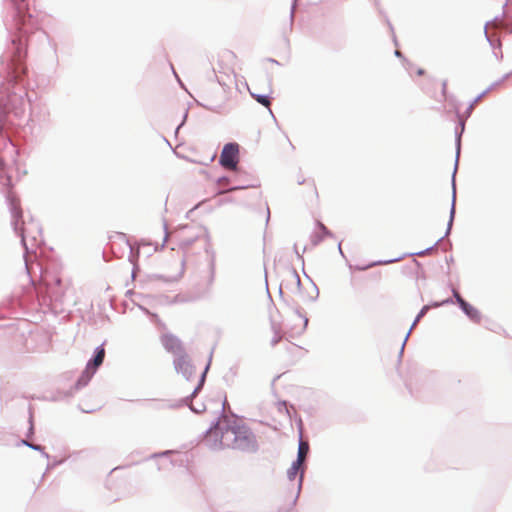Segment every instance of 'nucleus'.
Masks as SVG:
<instances>
[{
    "label": "nucleus",
    "instance_id": "f257e3e1",
    "mask_svg": "<svg viewBox=\"0 0 512 512\" xmlns=\"http://www.w3.org/2000/svg\"><path fill=\"white\" fill-rule=\"evenodd\" d=\"M206 441H219L220 447L242 453H255L258 450L257 440L252 431L240 420L228 416L221 417L209 429Z\"/></svg>",
    "mask_w": 512,
    "mask_h": 512
},
{
    "label": "nucleus",
    "instance_id": "f03ea898",
    "mask_svg": "<svg viewBox=\"0 0 512 512\" xmlns=\"http://www.w3.org/2000/svg\"><path fill=\"white\" fill-rule=\"evenodd\" d=\"M239 162V145L237 143L226 144L220 155V164L228 170H236Z\"/></svg>",
    "mask_w": 512,
    "mask_h": 512
},
{
    "label": "nucleus",
    "instance_id": "7ed1b4c3",
    "mask_svg": "<svg viewBox=\"0 0 512 512\" xmlns=\"http://www.w3.org/2000/svg\"><path fill=\"white\" fill-rule=\"evenodd\" d=\"M104 357L105 349L103 346H100L97 348L96 355L93 360L88 362L79 381L86 384L92 378L97 368L103 363Z\"/></svg>",
    "mask_w": 512,
    "mask_h": 512
},
{
    "label": "nucleus",
    "instance_id": "20e7f679",
    "mask_svg": "<svg viewBox=\"0 0 512 512\" xmlns=\"http://www.w3.org/2000/svg\"><path fill=\"white\" fill-rule=\"evenodd\" d=\"M291 327L288 333L291 337L303 333L308 325V318L301 313H294L290 319Z\"/></svg>",
    "mask_w": 512,
    "mask_h": 512
},
{
    "label": "nucleus",
    "instance_id": "39448f33",
    "mask_svg": "<svg viewBox=\"0 0 512 512\" xmlns=\"http://www.w3.org/2000/svg\"><path fill=\"white\" fill-rule=\"evenodd\" d=\"M161 343L165 349L173 354L180 355L183 352L181 341L172 334H164Z\"/></svg>",
    "mask_w": 512,
    "mask_h": 512
},
{
    "label": "nucleus",
    "instance_id": "423d86ee",
    "mask_svg": "<svg viewBox=\"0 0 512 512\" xmlns=\"http://www.w3.org/2000/svg\"><path fill=\"white\" fill-rule=\"evenodd\" d=\"M308 451H309L308 443L301 441L299 443V447H298V457H297L296 462L302 464L307 456Z\"/></svg>",
    "mask_w": 512,
    "mask_h": 512
},
{
    "label": "nucleus",
    "instance_id": "0eeeda50",
    "mask_svg": "<svg viewBox=\"0 0 512 512\" xmlns=\"http://www.w3.org/2000/svg\"><path fill=\"white\" fill-rule=\"evenodd\" d=\"M301 465H302L301 463H298L295 461V462H293L292 466L288 469L287 475L291 481H293L295 479V477L297 476Z\"/></svg>",
    "mask_w": 512,
    "mask_h": 512
},
{
    "label": "nucleus",
    "instance_id": "6e6552de",
    "mask_svg": "<svg viewBox=\"0 0 512 512\" xmlns=\"http://www.w3.org/2000/svg\"><path fill=\"white\" fill-rule=\"evenodd\" d=\"M462 310L473 320L479 319V312L476 308L471 306L467 303V306L465 308H462Z\"/></svg>",
    "mask_w": 512,
    "mask_h": 512
},
{
    "label": "nucleus",
    "instance_id": "1a4fd4ad",
    "mask_svg": "<svg viewBox=\"0 0 512 512\" xmlns=\"http://www.w3.org/2000/svg\"><path fill=\"white\" fill-rule=\"evenodd\" d=\"M453 295L461 308H465L467 306V302L461 297L457 290L453 289Z\"/></svg>",
    "mask_w": 512,
    "mask_h": 512
},
{
    "label": "nucleus",
    "instance_id": "9d476101",
    "mask_svg": "<svg viewBox=\"0 0 512 512\" xmlns=\"http://www.w3.org/2000/svg\"><path fill=\"white\" fill-rule=\"evenodd\" d=\"M256 101L266 107H269L270 106V100L267 96H263V95H257V96H254Z\"/></svg>",
    "mask_w": 512,
    "mask_h": 512
},
{
    "label": "nucleus",
    "instance_id": "9b49d317",
    "mask_svg": "<svg viewBox=\"0 0 512 512\" xmlns=\"http://www.w3.org/2000/svg\"><path fill=\"white\" fill-rule=\"evenodd\" d=\"M283 337V334L281 333L280 330H277L276 333H275V337L272 339V344L275 345L277 344Z\"/></svg>",
    "mask_w": 512,
    "mask_h": 512
},
{
    "label": "nucleus",
    "instance_id": "f8f14e48",
    "mask_svg": "<svg viewBox=\"0 0 512 512\" xmlns=\"http://www.w3.org/2000/svg\"><path fill=\"white\" fill-rule=\"evenodd\" d=\"M446 89H447V83H446V81H443L442 82V99L443 100H446V98H447Z\"/></svg>",
    "mask_w": 512,
    "mask_h": 512
},
{
    "label": "nucleus",
    "instance_id": "ddd939ff",
    "mask_svg": "<svg viewBox=\"0 0 512 512\" xmlns=\"http://www.w3.org/2000/svg\"><path fill=\"white\" fill-rule=\"evenodd\" d=\"M223 57L230 58V60L234 61L236 59V55L233 52H225Z\"/></svg>",
    "mask_w": 512,
    "mask_h": 512
},
{
    "label": "nucleus",
    "instance_id": "4468645a",
    "mask_svg": "<svg viewBox=\"0 0 512 512\" xmlns=\"http://www.w3.org/2000/svg\"><path fill=\"white\" fill-rule=\"evenodd\" d=\"M319 227H320V229H321L325 234H328V231H327L326 227H325L323 224L319 223Z\"/></svg>",
    "mask_w": 512,
    "mask_h": 512
},
{
    "label": "nucleus",
    "instance_id": "2eb2a0df",
    "mask_svg": "<svg viewBox=\"0 0 512 512\" xmlns=\"http://www.w3.org/2000/svg\"><path fill=\"white\" fill-rule=\"evenodd\" d=\"M292 277L296 280V282H297L298 284L300 283V279H299L298 274L294 273V274L292 275Z\"/></svg>",
    "mask_w": 512,
    "mask_h": 512
},
{
    "label": "nucleus",
    "instance_id": "dca6fc26",
    "mask_svg": "<svg viewBox=\"0 0 512 512\" xmlns=\"http://www.w3.org/2000/svg\"><path fill=\"white\" fill-rule=\"evenodd\" d=\"M0 169L4 170V162L2 159H0Z\"/></svg>",
    "mask_w": 512,
    "mask_h": 512
},
{
    "label": "nucleus",
    "instance_id": "f3484780",
    "mask_svg": "<svg viewBox=\"0 0 512 512\" xmlns=\"http://www.w3.org/2000/svg\"><path fill=\"white\" fill-rule=\"evenodd\" d=\"M417 74H418V75H423V74H424V70L419 69V70L417 71Z\"/></svg>",
    "mask_w": 512,
    "mask_h": 512
},
{
    "label": "nucleus",
    "instance_id": "a211bd4d",
    "mask_svg": "<svg viewBox=\"0 0 512 512\" xmlns=\"http://www.w3.org/2000/svg\"><path fill=\"white\" fill-rule=\"evenodd\" d=\"M453 214H454V208H452L451 217L453 216Z\"/></svg>",
    "mask_w": 512,
    "mask_h": 512
}]
</instances>
